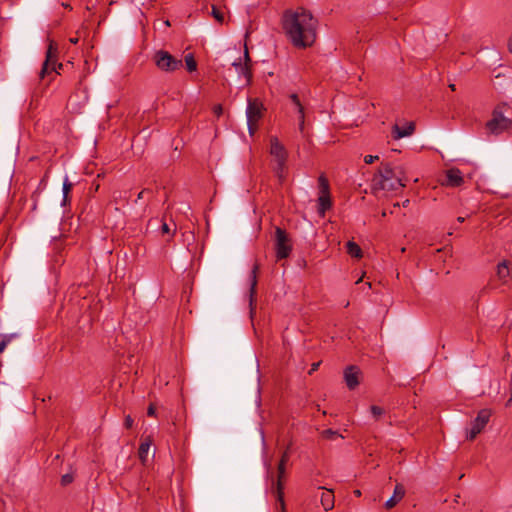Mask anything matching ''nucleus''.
<instances>
[{"instance_id": "obj_28", "label": "nucleus", "mask_w": 512, "mask_h": 512, "mask_svg": "<svg viewBox=\"0 0 512 512\" xmlns=\"http://www.w3.org/2000/svg\"><path fill=\"white\" fill-rule=\"evenodd\" d=\"M51 68H52V64L49 63V62L44 61L43 64H42V68H41V70L39 72V78L40 79H44L46 75H48L49 73L53 72L51 70Z\"/></svg>"}, {"instance_id": "obj_16", "label": "nucleus", "mask_w": 512, "mask_h": 512, "mask_svg": "<svg viewBox=\"0 0 512 512\" xmlns=\"http://www.w3.org/2000/svg\"><path fill=\"white\" fill-rule=\"evenodd\" d=\"M405 495V488L402 484H396L393 495L386 501L387 509L393 508Z\"/></svg>"}, {"instance_id": "obj_25", "label": "nucleus", "mask_w": 512, "mask_h": 512, "mask_svg": "<svg viewBox=\"0 0 512 512\" xmlns=\"http://www.w3.org/2000/svg\"><path fill=\"white\" fill-rule=\"evenodd\" d=\"M150 442L148 441H145V442H142L139 446V449H138V454H139V458L145 462L146 461V457H147V454H148V450L150 448Z\"/></svg>"}, {"instance_id": "obj_18", "label": "nucleus", "mask_w": 512, "mask_h": 512, "mask_svg": "<svg viewBox=\"0 0 512 512\" xmlns=\"http://www.w3.org/2000/svg\"><path fill=\"white\" fill-rule=\"evenodd\" d=\"M321 505L325 511L332 510L334 507V494L332 490H323L320 497Z\"/></svg>"}, {"instance_id": "obj_42", "label": "nucleus", "mask_w": 512, "mask_h": 512, "mask_svg": "<svg viewBox=\"0 0 512 512\" xmlns=\"http://www.w3.org/2000/svg\"><path fill=\"white\" fill-rule=\"evenodd\" d=\"M100 185L97 183H92L91 189H93L95 192L99 190Z\"/></svg>"}, {"instance_id": "obj_37", "label": "nucleus", "mask_w": 512, "mask_h": 512, "mask_svg": "<svg viewBox=\"0 0 512 512\" xmlns=\"http://www.w3.org/2000/svg\"><path fill=\"white\" fill-rule=\"evenodd\" d=\"M289 99L291 100L293 105H295V103H298V101H300L299 96L296 93L290 94Z\"/></svg>"}, {"instance_id": "obj_47", "label": "nucleus", "mask_w": 512, "mask_h": 512, "mask_svg": "<svg viewBox=\"0 0 512 512\" xmlns=\"http://www.w3.org/2000/svg\"><path fill=\"white\" fill-rule=\"evenodd\" d=\"M449 88H450L452 91H455V90H456V86H455V84H449Z\"/></svg>"}, {"instance_id": "obj_43", "label": "nucleus", "mask_w": 512, "mask_h": 512, "mask_svg": "<svg viewBox=\"0 0 512 512\" xmlns=\"http://www.w3.org/2000/svg\"><path fill=\"white\" fill-rule=\"evenodd\" d=\"M55 67H56V70L60 73V70L62 69L63 64H62V63H57V62H56Z\"/></svg>"}, {"instance_id": "obj_34", "label": "nucleus", "mask_w": 512, "mask_h": 512, "mask_svg": "<svg viewBox=\"0 0 512 512\" xmlns=\"http://www.w3.org/2000/svg\"><path fill=\"white\" fill-rule=\"evenodd\" d=\"M155 414H156V407L154 406V404H150L147 409V415L152 417V416H155Z\"/></svg>"}, {"instance_id": "obj_7", "label": "nucleus", "mask_w": 512, "mask_h": 512, "mask_svg": "<svg viewBox=\"0 0 512 512\" xmlns=\"http://www.w3.org/2000/svg\"><path fill=\"white\" fill-rule=\"evenodd\" d=\"M153 60L157 68L164 72H174L183 66L181 59L174 57L165 50L156 51Z\"/></svg>"}, {"instance_id": "obj_13", "label": "nucleus", "mask_w": 512, "mask_h": 512, "mask_svg": "<svg viewBox=\"0 0 512 512\" xmlns=\"http://www.w3.org/2000/svg\"><path fill=\"white\" fill-rule=\"evenodd\" d=\"M232 66L235 67L239 76H243L245 78V85H251L253 79L251 65L248 63H242V59L239 58L232 63Z\"/></svg>"}, {"instance_id": "obj_6", "label": "nucleus", "mask_w": 512, "mask_h": 512, "mask_svg": "<svg viewBox=\"0 0 512 512\" xmlns=\"http://www.w3.org/2000/svg\"><path fill=\"white\" fill-rule=\"evenodd\" d=\"M263 111V103L258 98H248L246 117L248 130L251 135L257 130V123L262 118Z\"/></svg>"}, {"instance_id": "obj_49", "label": "nucleus", "mask_w": 512, "mask_h": 512, "mask_svg": "<svg viewBox=\"0 0 512 512\" xmlns=\"http://www.w3.org/2000/svg\"><path fill=\"white\" fill-rule=\"evenodd\" d=\"M409 204V200H405L403 206H407Z\"/></svg>"}, {"instance_id": "obj_3", "label": "nucleus", "mask_w": 512, "mask_h": 512, "mask_svg": "<svg viewBox=\"0 0 512 512\" xmlns=\"http://www.w3.org/2000/svg\"><path fill=\"white\" fill-rule=\"evenodd\" d=\"M486 130L495 136L512 130V108L506 102L497 104L491 113V119L485 124Z\"/></svg>"}, {"instance_id": "obj_5", "label": "nucleus", "mask_w": 512, "mask_h": 512, "mask_svg": "<svg viewBox=\"0 0 512 512\" xmlns=\"http://www.w3.org/2000/svg\"><path fill=\"white\" fill-rule=\"evenodd\" d=\"M290 458V445L286 447V449L283 451L281 458L279 460L278 466H277V482H276V499L277 502L280 505L281 511L285 512V501H284V478H285V471H286V464L289 461Z\"/></svg>"}, {"instance_id": "obj_44", "label": "nucleus", "mask_w": 512, "mask_h": 512, "mask_svg": "<svg viewBox=\"0 0 512 512\" xmlns=\"http://www.w3.org/2000/svg\"><path fill=\"white\" fill-rule=\"evenodd\" d=\"M62 6L65 7V8H68V9H72L71 5L70 4H67V3H62Z\"/></svg>"}, {"instance_id": "obj_8", "label": "nucleus", "mask_w": 512, "mask_h": 512, "mask_svg": "<svg viewBox=\"0 0 512 512\" xmlns=\"http://www.w3.org/2000/svg\"><path fill=\"white\" fill-rule=\"evenodd\" d=\"M275 252L278 260L286 259L292 252V243L285 229H275Z\"/></svg>"}, {"instance_id": "obj_41", "label": "nucleus", "mask_w": 512, "mask_h": 512, "mask_svg": "<svg viewBox=\"0 0 512 512\" xmlns=\"http://www.w3.org/2000/svg\"><path fill=\"white\" fill-rule=\"evenodd\" d=\"M161 231H162V233H169L170 232V228H169L167 223H163L162 224Z\"/></svg>"}, {"instance_id": "obj_20", "label": "nucleus", "mask_w": 512, "mask_h": 512, "mask_svg": "<svg viewBox=\"0 0 512 512\" xmlns=\"http://www.w3.org/2000/svg\"><path fill=\"white\" fill-rule=\"evenodd\" d=\"M73 184L68 180L66 177L63 182L62 192H63V199H62V206H66L70 203V192L72 190Z\"/></svg>"}, {"instance_id": "obj_33", "label": "nucleus", "mask_w": 512, "mask_h": 512, "mask_svg": "<svg viewBox=\"0 0 512 512\" xmlns=\"http://www.w3.org/2000/svg\"><path fill=\"white\" fill-rule=\"evenodd\" d=\"M377 159H378L377 155H375V156H373V155H366L364 157V161H365L366 164H372Z\"/></svg>"}, {"instance_id": "obj_19", "label": "nucleus", "mask_w": 512, "mask_h": 512, "mask_svg": "<svg viewBox=\"0 0 512 512\" xmlns=\"http://www.w3.org/2000/svg\"><path fill=\"white\" fill-rule=\"evenodd\" d=\"M497 276L503 282L507 283L510 278L509 262L503 260L497 265Z\"/></svg>"}, {"instance_id": "obj_14", "label": "nucleus", "mask_w": 512, "mask_h": 512, "mask_svg": "<svg viewBox=\"0 0 512 512\" xmlns=\"http://www.w3.org/2000/svg\"><path fill=\"white\" fill-rule=\"evenodd\" d=\"M415 131V123L414 122H408L405 127H400L399 125L395 124L392 127V136L395 140L410 136Z\"/></svg>"}, {"instance_id": "obj_36", "label": "nucleus", "mask_w": 512, "mask_h": 512, "mask_svg": "<svg viewBox=\"0 0 512 512\" xmlns=\"http://www.w3.org/2000/svg\"><path fill=\"white\" fill-rule=\"evenodd\" d=\"M213 111L219 117L223 112V108L220 104H218L214 106Z\"/></svg>"}, {"instance_id": "obj_30", "label": "nucleus", "mask_w": 512, "mask_h": 512, "mask_svg": "<svg viewBox=\"0 0 512 512\" xmlns=\"http://www.w3.org/2000/svg\"><path fill=\"white\" fill-rule=\"evenodd\" d=\"M74 480V477L72 474L70 473H67V474H64L62 477H61V485L62 486H67L69 485L70 483H72Z\"/></svg>"}, {"instance_id": "obj_2", "label": "nucleus", "mask_w": 512, "mask_h": 512, "mask_svg": "<svg viewBox=\"0 0 512 512\" xmlns=\"http://www.w3.org/2000/svg\"><path fill=\"white\" fill-rule=\"evenodd\" d=\"M407 177L405 176L403 167H392L390 164H381L373 178L375 189L386 191H397L406 186Z\"/></svg>"}, {"instance_id": "obj_45", "label": "nucleus", "mask_w": 512, "mask_h": 512, "mask_svg": "<svg viewBox=\"0 0 512 512\" xmlns=\"http://www.w3.org/2000/svg\"><path fill=\"white\" fill-rule=\"evenodd\" d=\"M464 220H465V218H464V217H462V216H459V217L457 218V221H458L459 223L464 222Z\"/></svg>"}, {"instance_id": "obj_46", "label": "nucleus", "mask_w": 512, "mask_h": 512, "mask_svg": "<svg viewBox=\"0 0 512 512\" xmlns=\"http://www.w3.org/2000/svg\"><path fill=\"white\" fill-rule=\"evenodd\" d=\"M70 42L76 44L78 42V38H71Z\"/></svg>"}, {"instance_id": "obj_10", "label": "nucleus", "mask_w": 512, "mask_h": 512, "mask_svg": "<svg viewBox=\"0 0 512 512\" xmlns=\"http://www.w3.org/2000/svg\"><path fill=\"white\" fill-rule=\"evenodd\" d=\"M259 269L258 264H255L250 274V289H249V308L250 317L253 319L256 312V287H257V271Z\"/></svg>"}, {"instance_id": "obj_39", "label": "nucleus", "mask_w": 512, "mask_h": 512, "mask_svg": "<svg viewBox=\"0 0 512 512\" xmlns=\"http://www.w3.org/2000/svg\"><path fill=\"white\" fill-rule=\"evenodd\" d=\"M7 345H8L7 342L5 340L1 339V341H0V354L6 349Z\"/></svg>"}, {"instance_id": "obj_27", "label": "nucleus", "mask_w": 512, "mask_h": 512, "mask_svg": "<svg viewBox=\"0 0 512 512\" xmlns=\"http://www.w3.org/2000/svg\"><path fill=\"white\" fill-rule=\"evenodd\" d=\"M211 14L219 23L222 24L224 22V12L220 8L212 6Z\"/></svg>"}, {"instance_id": "obj_21", "label": "nucleus", "mask_w": 512, "mask_h": 512, "mask_svg": "<svg viewBox=\"0 0 512 512\" xmlns=\"http://www.w3.org/2000/svg\"><path fill=\"white\" fill-rule=\"evenodd\" d=\"M346 248H347V253L351 257H355V258H361L362 257V249L354 241H348L347 244H346Z\"/></svg>"}, {"instance_id": "obj_23", "label": "nucleus", "mask_w": 512, "mask_h": 512, "mask_svg": "<svg viewBox=\"0 0 512 512\" xmlns=\"http://www.w3.org/2000/svg\"><path fill=\"white\" fill-rule=\"evenodd\" d=\"M321 437L326 440H336L337 438H343V436L336 430L325 429L321 432Z\"/></svg>"}, {"instance_id": "obj_12", "label": "nucleus", "mask_w": 512, "mask_h": 512, "mask_svg": "<svg viewBox=\"0 0 512 512\" xmlns=\"http://www.w3.org/2000/svg\"><path fill=\"white\" fill-rule=\"evenodd\" d=\"M464 183L462 172L458 168H451L446 171V179L442 185L447 187H459Z\"/></svg>"}, {"instance_id": "obj_31", "label": "nucleus", "mask_w": 512, "mask_h": 512, "mask_svg": "<svg viewBox=\"0 0 512 512\" xmlns=\"http://www.w3.org/2000/svg\"><path fill=\"white\" fill-rule=\"evenodd\" d=\"M19 334L10 333V334H2L1 338L7 342V344L11 343L14 339H17Z\"/></svg>"}, {"instance_id": "obj_17", "label": "nucleus", "mask_w": 512, "mask_h": 512, "mask_svg": "<svg viewBox=\"0 0 512 512\" xmlns=\"http://www.w3.org/2000/svg\"><path fill=\"white\" fill-rule=\"evenodd\" d=\"M317 202H318V206H317L318 214L320 216L324 217L326 211H328L332 207V201H331L330 194H320Z\"/></svg>"}, {"instance_id": "obj_35", "label": "nucleus", "mask_w": 512, "mask_h": 512, "mask_svg": "<svg viewBox=\"0 0 512 512\" xmlns=\"http://www.w3.org/2000/svg\"><path fill=\"white\" fill-rule=\"evenodd\" d=\"M244 63H248L251 65V58H250L249 51H248L247 47H245V50H244Z\"/></svg>"}, {"instance_id": "obj_9", "label": "nucleus", "mask_w": 512, "mask_h": 512, "mask_svg": "<svg viewBox=\"0 0 512 512\" xmlns=\"http://www.w3.org/2000/svg\"><path fill=\"white\" fill-rule=\"evenodd\" d=\"M491 412L488 409H482L478 412L477 417L472 421L471 428L467 432L466 438L474 440L476 436L482 432L487 423L489 422Z\"/></svg>"}, {"instance_id": "obj_48", "label": "nucleus", "mask_w": 512, "mask_h": 512, "mask_svg": "<svg viewBox=\"0 0 512 512\" xmlns=\"http://www.w3.org/2000/svg\"><path fill=\"white\" fill-rule=\"evenodd\" d=\"M354 494H355L356 496H360V495H361V492H360V490H355V491H354Z\"/></svg>"}, {"instance_id": "obj_29", "label": "nucleus", "mask_w": 512, "mask_h": 512, "mask_svg": "<svg viewBox=\"0 0 512 512\" xmlns=\"http://www.w3.org/2000/svg\"><path fill=\"white\" fill-rule=\"evenodd\" d=\"M370 411L376 419L384 414V409L377 405H372L370 407Z\"/></svg>"}, {"instance_id": "obj_11", "label": "nucleus", "mask_w": 512, "mask_h": 512, "mask_svg": "<svg viewBox=\"0 0 512 512\" xmlns=\"http://www.w3.org/2000/svg\"><path fill=\"white\" fill-rule=\"evenodd\" d=\"M361 371L359 367L350 365L344 370V380L349 390H354L359 385V376Z\"/></svg>"}, {"instance_id": "obj_40", "label": "nucleus", "mask_w": 512, "mask_h": 512, "mask_svg": "<svg viewBox=\"0 0 512 512\" xmlns=\"http://www.w3.org/2000/svg\"><path fill=\"white\" fill-rule=\"evenodd\" d=\"M146 193H150V190H148V189H143L142 191H140V192L138 193L137 200L142 199V198L144 197V194H146Z\"/></svg>"}, {"instance_id": "obj_50", "label": "nucleus", "mask_w": 512, "mask_h": 512, "mask_svg": "<svg viewBox=\"0 0 512 512\" xmlns=\"http://www.w3.org/2000/svg\"><path fill=\"white\" fill-rule=\"evenodd\" d=\"M36 207H37V204H36V202H35V203H34V205H33V210H35V209H36Z\"/></svg>"}, {"instance_id": "obj_4", "label": "nucleus", "mask_w": 512, "mask_h": 512, "mask_svg": "<svg viewBox=\"0 0 512 512\" xmlns=\"http://www.w3.org/2000/svg\"><path fill=\"white\" fill-rule=\"evenodd\" d=\"M270 154L275 161L274 172L279 179H284L288 152L277 137H271L270 139Z\"/></svg>"}, {"instance_id": "obj_15", "label": "nucleus", "mask_w": 512, "mask_h": 512, "mask_svg": "<svg viewBox=\"0 0 512 512\" xmlns=\"http://www.w3.org/2000/svg\"><path fill=\"white\" fill-rule=\"evenodd\" d=\"M48 41H49V44H48V48L46 51L45 61L52 64V68H51L52 71H54L55 73H59L55 67L57 57H58V46H57L56 42H54L53 40L48 39Z\"/></svg>"}, {"instance_id": "obj_38", "label": "nucleus", "mask_w": 512, "mask_h": 512, "mask_svg": "<svg viewBox=\"0 0 512 512\" xmlns=\"http://www.w3.org/2000/svg\"><path fill=\"white\" fill-rule=\"evenodd\" d=\"M321 362H315L311 365V369L310 371L308 372L309 375H311L313 372H315L319 366H320Z\"/></svg>"}, {"instance_id": "obj_26", "label": "nucleus", "mask_w": 512, "mask_h": 512, "mask_svg": "<svg viewBox=\"0 0 512 512\" xmlns=\"http://www.w3.org/2000/svg\"><path fill=\"white\" fill-rule=\"evenodd\" d=\"M319 182V188H320V194H330L329 192V182L327 178L323 175H321L318 179Z\"/></svg>"}, {"instance_id": "obj_1", "label": "nucleus", "mask_w": 512, "mask_h": 512, "mask_svg": "<svg viewBox=\"0 0 512 512\" xmlns=\"http://www.w3.org/2000/svg\"><path fill=\"white\" fill-rule=\"evenodd\" d=\"M317 23L313 15L303 8L285 12L282 22L285 34L297 48L312 46L316 40Z\"/></svg>"}, {"instance_id": "obj_24", "label": "nucleus", "mask_w": 512, "mask_h": 512, "mask_svg": "<svg viewBox=\"0 0 512 512\" xmlns=\"http://www.w3.org/2000/svg\"><path fill=\"white\" fill-rule=\"evenodd\" d=\"M294 106L299 114V130L302 132L304 129V120H305L304 107H303L301 101H298V103H295Z\"/></svg>"}, {"instance_id": "obj_32", "label": "nucleus", "mask_w": 512, "mask_h": 512, "mask_svg": "<svg viewBox=\"0 0 512 512\" xmlns=\"http://www.w3.org/2000/svg\"><path fill=\"white\" fill-rule=\"evenodd\" d=\"M133 422H134V421H133L132 417H131L130 415H127V416L125 417V420H124V427H125L126 429H130V428H132V426H133Z\"/></svg>"}, {"instance_id": "obj_22", "label": "nucleus", "mask_w": 512, "mask_h": 512, "mask_svg": "<svg viewBox=\"0 0 512 512\" xmlns=\"http://www.w3.org/2000/svg\"><path fill=\"white\" fill-rule=\"evenodd\" d=\"M185 64L188 72H194L197 70V62L192 53H188L185 55Z\"/></svg>"}]
</instances>
